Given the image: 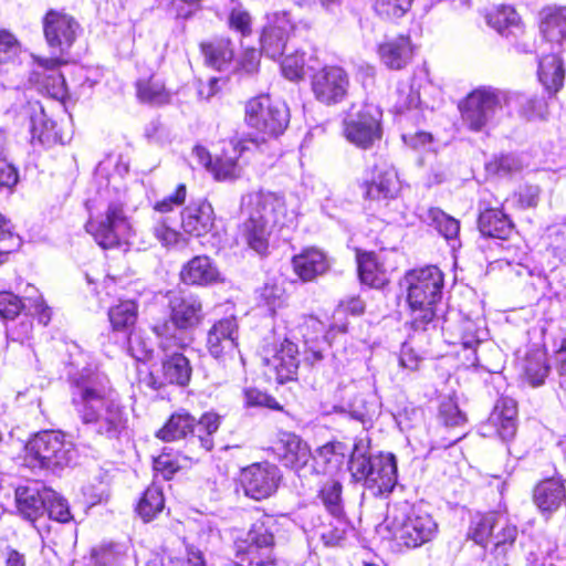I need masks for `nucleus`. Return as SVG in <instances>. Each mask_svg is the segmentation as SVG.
<instances>
[{
    "label": "nucleus",
    "mask_w": 566,
    "mask_h": 566,
    "mask_svg": "<svg viewBox=\"0 0 566 566\" xmlns=\"http://www.w3.org/2000/svg\"><path fill=\"white\" fill-rule=\"evenodd\" d=\"M71 387L72 405L92 433L111 442L127 434L128 416L116 399L106 375L83 368L71 377Z\"/></svg>",
    "instance_id": "nucleus-1"
},
{
    "label": "nucleus",
    "mask_w": 566,
    "mask_h": 566,
    "mask_svg": "<svg viewBox=\"0 0 566 566\" xmlns=\"http://www.w3.org/2000/svg\"><path fill=\"white\" fill-rule=\"evenodd\" d=\"M241 211L245 217L241 226L244 242L258 254L264 255L272 228L281 223L286 214L283 197L264 191L248 193L242 198Z\"/></svg>",
    "instance_id": "nucleus-2"
},
{
    "label": "nucleus",
    "mask_w": 566,
    "mask_h": 566,
    "mask_svg": "<svg viewBox=\"0 0 566 566\" xmlns=\"http://www.w3.org/2000/svg\"><path fill=\"white\" fill-rule=\"evenodd\" d=\"M410 324L416 331H426L436 317V305L442 297V272L433 265L415 269L405 276Z\"/></svg>",
    "instance_id": "nucleus-3"
},
{
    "label": "nucleus",
    "mask_w": 566,
    "mask_h": 566,
    "mask_svg": "<svg viewBox=\"0 0 566 566\" xmlns=\"http://www.w3.org/2000/svg\"><path fill=\"white\" fill-rule=\"evenodd\" d=\"M386 523L394 537L410 548L432 541L438 533V523L430 513L408 504L395 506Z\"/></svg>",
    "instance_id": "nucleus-4"
},
{
    "label": "nucleus",
    "mask_w": 566,
    "mask_h": 566,
    "mask_svg": "<svg viewBox=\"0 0 566 566\" xmlns=\"http://www.w3.org/2000/svg\"><path fill=\"white\" fill-rule=\"evenodd\" d=\"M76 457L74 444L59 431H42L25 444V464L54 471L69 467Z\"/></svg>",
    "instance_id": "nucleus-5"
},
{
    "label": "nucleus",
    "mask_w": 566,
    "mask_h": 566,
    "mask_svg": "<svg viewBox=\"0 0 566 566\" xmlns=\"http://www.w3.org/2000/svg\"><path fill=\"white\" fill-rule=\"evenodd\" d=\"M507 101V94L497 88L482 86L472 91L459 104L463 125L472 132L489 127Z\"/></svg>",
    "instance_id": "nucleus-6"
},
{
    "label": "nucleus",
    "mask_w": 566,
    "mask_h": 566,
    "mask_svg": "<svg viewBox=\"0 0 566 566\" xmlns=\"http://www.w3.org/2000/svg\"><path fill=\"white\" fill-rule=\"evenodd\" d=\"M220 417L216 413H205L197 421L186 411H178L169 418L158 431L157 437L165 441L186 438L191 433L192 442H199L201 448L210 451L213 448L211 436L219 429Z\"/></svg>",
    "instance_id": "nucleus-7"
},
{
    "label": "nucleus",
    "mask_w": 566,
    "mask_h": 566,
    "mask_svg": "<svg viewBox=\"0 0 566 566\" xmlns=\"http://www.w3.org/2000/svg\"><path fill=\"white\" fill-rule=\"evenodd\" d=\"M86 231L103 249H113L126 243L132 233V222L124 203L112 201L99 220H88Z\"/></svg>",
    "instance_id": "nucleus-8"
},
{
    "label": "nucleus",
    "mask_w": 566,
    "mask_h": 566,
    "mask_svg": "<svg viewBox=\"0 0 566 566\" xmlns=\"http://www.w3.org/2000/svg\"><path fill=\"white\" fill-rule=\"evenodd\" d=\"M381 118V109L374 104L350 109L343 120L345 138L358 148H371L382 137Z\"/></svg>",
    "instance_id": "nucleus-9"
},
{
    "label": "nucleus",
    "mask_w": 566,
    "mask_h": 566,
    "mask_svg": "<svg viewBox=\"0 0 566 566\" xmlns=\"http://www.w3.org/2000/svg\"><path fill=\"white\" fill-rule=\"evenodd\" d=\"M290 112L281 102H274L268 95L251 98L245 105V123L264 137H276L287 127Z\"/></svg>",
    "instance_id": "nucleus-10"
},
{
    "label": "nucleus",
    "mask_w": 566,
    "mask_h": 566,
    "mask_svg": "<svg viewBox=\"0 0 566 566\" xmlns=\"http://www.w3.org/2000/svg\"><path fill=\"white\" fill-rule=\"evenodd\" d=\"M169 307L171 321L154 325L153 331L166 342L172 340L174 345L179 346L176 331L192 328L201 322L202 303L192 294L174 295L169 298Z\"/></svg>",
    "instance_id": "nucleus-11"
},
{
    "label": "nucleus",
    "mask_w": 566,
    "mask_h": 566,
    "mask_svg": "<svg viewBox=\"0 0 566 566\" xmlns=\"http://www.w3.org/2000/svg\"><path fill=\"white\" fill-rule=\"evenodd\" d=\"M80 31V23L64 11L52 9L43 18V32L51 56L64 57Z\"/></svg>",
    "instance_id": "nucleus-12"
},
{
    "label": "nucleus",
    "mask_w": 566,
    "mask_h": 566,
    "mask_svg": "<svg viewBox=\"0 0 566 566\" xmlns=\"http://www.w3.org/2000/svg\"><path fill=\"white\" fill-rule=\"evenodd\" d=\"M35 67L30 74V82L39 91L45 92L55 99L65 98L67 91L64 76L60 73V66L66 64V60L61 56L41 57L32 55Z\"/></svg>",
    "instance_id": "nucleus-13"
},
{
    "label": "nucleus",
    "mask_w": 566,
    "mask_h": 566,
    "mask_svg": "<svg viewBox=\"0 0 566 566\" xmlns=\"http://www.w3.org/2000/svg\"><path fill=\"white\" fill-rule=\"evenodd\" d=\"M499 522L500 525L489 543L492 544V554L506 566L527 565L530 557L524 553L522 544L516 541L517 527L511 524L505 515Z\"/></svg>",
    "instance_id": "nucleus-14"
},
{
    "label": "nucleus",
    "mask_w": 566,
    "mask_h": 566,
    "mask_svg": "<svg viewBox=\"0 0 566 566\" xmlns=\"http://www.w3.org/2000/svg\"><path fill=\"white\" fill-rule=\"evenodd\" d=\"M280 480V469L269 462L254 463L241 474L245 495L256 501L270 497L277 490Z\"/></svg>",
    "instance_id": "nucleus-15"
},
{
    "label": "nucleus",
    "mask_w": 566,
    "mask_h": 566,
    "mask_svg": "<svg viewBox=\"0 0 566 566\" xmlns=\"http://www.w3.org/2000/svg\"><path fill=\"white\" fill-rule=\"evenodd\" d=\"M348 85L346 72L337 66L324 67L312 78V91L316 99L326 105L342 102L347 94Z\"/></svg>",
    "instance_id": "nucleus-16"
},
{
    "label": "nucleus",
    "mask_w": 566,
    "mask_h": 566,
    "mask_svg": "<svg viewBox=\"0 0 566 566\" xmlns=\"http://www.w3.org/2000/svg\"><path fill=\"white\" fill-rule=\"evenodd\" d=\"M247 547L242 548L241 562L249 565L272 566V546L274 536L264 522L254 523L247 534Z\"/></svg>",
    "instance_id": "nucleus-17"
},
{
    "label": "nucleus",
    "mask_w": 566,
    "mask_h": 566,
    "mask_svg": "<svg viewBox=\"0 0 566 566\" xmlns=\"http://www.w3.org/2000/svg\"><path fill=\"white\" fill-rule=\"evenodd\" d=\"M239 326L235 317L217 321L208 331L207 348L214 358L233 357L238 352Z\"/></svg>",
    "instance_id": "nucleus-18"
},
{
    "label": "nucleus",
    "mask_w": 566,
    "mask_h": 566,
    "mask_svg": "<svg viewBox=\"0 0 566 566\" xmlns=\"http://www.w3.org/2000/svg\"><path fill=\"white\" fill-rule=\"evenodd\" d=\"M363 187L367 199L387 201L398 197L401 184L394 167L376 165L371 178L366 180Z\"/></svg>",
    "instance_id": "nucleus-19"
},
{
    "label": "nucleus",
    "mask_w": 566,
    "mask_h": 566,
    "mask_svg": "<svg viewBox=\"0 0 566 566\" xmlns=\"http://www.w3.org/2000/svg\"><path fill=\"white\" fill-rule=\"evenodd\" d=\"M55 491L51 489H36L32 486H19L15 490V506L20 516L34 523L46 511V503L54 499Z\"/></svg>",
    "instance_id": "nucleus-20"
},
{
    "label": "nucleus",
    "mask_w": 566,
    "mask_h": 566,
    "mask_svg": "<svg viewBox=\"0 0 566 566\" xmlns=\"http://www.w3.org/2000/svg\"><path fill=\"white\" fill-rule=\"evenodd\" d=\"M263 360L275 371L279 382L293 380L300 366L297 345L285 339L271 356H265Z\"/></svg>",
    "instance_id": "nucleus-21"
},
{
    "label": "nucleus",
    "mask_w": 566,
    "mask_h": 566,
    "mask_svg": "<svg viewBox=\"0 0 566 566\" xmlns=\"http://www.w3.org/2000/svg\"><path fill=\"white\" fill-rule=\"evenodd\" d=\"M347 447L343 442L334 441L319 447L313 455L311 473L336 478L344 465Z\"/></svg>",
    "instance_id": "nucleus-22"
},
{
    "label": "nucleus",
    "mask_w": 566,
    "mask_h": 566,
    "mask_svg": "<svg viewBox=\"0 0 566 566\" xmlns=\"http://www.w3.org/2000/svg\"><path fill=\"white\" fill-rule=\"evenodd\" d=\"M213 222V208L206 200L191 202L181 212V227L192 237H202L210 232Z\"/></svg>",
    "instance_id": "nucleus-23"
},
{
    "label": "nucleus",
    "mask_w": 566,
    "mask_h": 566,
    "mask_svg": "<svg viewBox=\"0 0 566 566\" xmlns=\"http://www.w3.org/2000/svg\"><path fill=\"white\" fill-rule=\"evenodd\" d=\"M282 443L284 446V464L294 470L298 476H306L307 473H311L310 465L313 454L307 443L292 433L284 434Z\"/></svg>",
    "instance_id": "nucleus-24"
},
{
    "label": "nucleus",
    "mask_w": 566,
    "mask_h": 566,
    "mask_svg": "<svg viewBox=\"0 0 566 566\" xmlns=\"http://www.w3.org/2000/svg\"><path fill=\"white\" fill-rule=\"evenodd\" d=\"M180 279L188 285L205 286L218 282L220 273L210 258L197 255L182 266Z\"/></svg>",
    "instance_id": "nucleus-25"
},
{
    "label": "nucleus",
    "mask_w": 566,
    "mask_h": 566,
    "mask_svg": "<svg viewBox=\"0 0 566 566\" xmlns=\"http://www.w3.org/2000/svg\"><path fill=\"white\" fill-rule=\"evenodd\" d=\"M380 61L391 70L403 69L412 59L413 50L409 36L399 35L379 44Z\"/></svg>",
    "instance_id": "nucleus-26"
},
{
    "label": "nucleus",
    "mask_w": 566,
    "mask_h": 566,
    "mask_svg": "<svg viewBox=\"0 0 566 566\" xmlns=\"http://www.w3.org/2000/svg\"><path fill=\"white\" fill-rule=\"evenodd\" d=\"M566 499L564 483L559 479H546L539 482L533 492V500L538 510L551 516Z\"/></svg>",
    "instance_id": "nucleus-27"
},
{
    "label": "nucleus",
    "mask_w": 566,
    "mask_h": 566,
    "mask_svg": "<svg viewBox=\"0 0 566 566\" xmlns=\"http://www.w3.org/2000/svg\"><path fill=\"white\" fill-rule=\"evenodd\" d=\"M517 407L516 402L507 397L497 400L489 418L491 426L503 441L514 438L517 430Z\"/></svg>",
    "instance_id": "nucleus-28"
},
{
    "label": "nucleus",
    "mask_w": 566,
    "mask_h": 566,
    "mask_svg": "<svg viewBox=\"0 0 566 566\" xmlns=\"http://www.w3.org/2000/svg\"><path fill=\"white\" fill-rule=\"evenodd\" d=\"M292 264L295 274L304 282L315 280L318 275L324 274L329 266L325 253L316 248L305 249L294 255Z\"/></svg>",
    "instance_id": "nucleus-29"
},
{
    "label": "nucleus",
    "mask_w": 566,
    "mask_h": 566,
    "mask_svg": "<svg viewBox=\"0 0 566 566\" xmlns=\"http://www.w3.org/2000/svg\"><path fill=\"white\" fill-rule=\"evenodd\" d=\"M397 483V463L392 454L375 455L368 489H376L377 493L390 492Z\"/></svg>",
    "instance_id": "nucleus-30"
},
{
    "label": "nucleus",
    "mask_w": 566,
    "mask_h": 566,
    "mask_svg": "<svg viewBox=\"0 0 566 566\" xmlns=\"http://www.w3.org/2000/svg\"><path fill=\"white\" fill-rule=\"evenodd\" d=\"M485 20L489 27L503 36L516 35L522 31L521 18L511 6L493 7L486 12Z\"/></svg>",
    "instance_id": "nucleus-31"
},
{
    "label": "nucleus",
    "mask_w": 566,
    "mask_h": 566,
    "mask_svg": "<svg viewBox=\"0 0 566 566\" xmlns=\"http://www.w3.org/2000/svg\"><path fill=\"white\" fill-rule=\"evenodd\" d=\"M479 229L485 237L510 240L514 233L512 221L499 209H486L480 214Z\"/></svg>",
    "instance_id": "nucleus-32"
},
{
    "label": "nucleus",
    "mask_w": 566,
    "mask_h": 566,
    "mask_svg": "<svg viewBox=\"0 0 566 566\" xmlns=\"http://www.w3.org/2000/svg\"><path fill=\"white\" fill-rule=\"evenodd\" d=\"M25 112L30 116V130L33 139H38L44 145H50L57 140L55 123L48 118L38 102L28 103Z\"/></svg>",
    "instance_id": "nucleus-33"
},
{
    "label": "nucleus",
    "mask_w": 566,
    "mask_h": 566,
    "mask_svg": "<svg viewBox=\"0 0 566 566\" xmlns=\"http://www.w3.org/2000/svg\"><path fill=\"white\" fill-rule=\"evenodd\" d=\"M541 30L544 38L555 44L566 41V8L547 7L542 10Z\"/></svg>",
    "instance_id": "nucleus-34"
},
{
    "label": "nucleus",
    "mask_w": 566,
    "mask_h": 566,
    "mask_svg": "<svg viewBox=\"0 0 566 566\" xmlns=\"http://www.w3.org/2000/svg\"><path fill=\"white\" fill-rule=\"evenodd\" d=\"M504 514L500 512H489L485 514L476 513L472 516L468 530V537L478 545L486 547L494 532L497 530Z\"/></svg>",
    "instance_id": "nucleus-35"
},
{
    "label": "nucleus",
    "mask_w": 566,
    "mask_h": 566,
    "mask_svg": "<svg viewBox=\"0 0 566 566\" xmlns=\"http://www.w3.org/2000/svg\"><path fill=\"white\" fill-rule=\"evenodd\" d=\"M538 80L549 93H556L564 83L563 61L557 54L543 56L538 63Z\"/></svg>",
    "instance_id": "nucleus-36"
},
{
    "label": "nucleus",
    "mask_w": 566,
    "mask_h": 566,
    "mask_svg": "<svg viewBox=\"0 0 566 566\" xmlns=\"http://www.w3.org/2000/svg\"><path fill=\"white\" fill-rule=\"evenodd\" d=\"M206 62L217 69L222 70L231 63L234 56L233 45L228 38H216L200 45Z\"/></svg>",
    "instance_id": "nucleus-37"
},
{
    "label": "nucleus",
    "mask_w": 566,
    "mask_h": 566,
    "mask_svg": "<svg viewBox=\"0 0 566 566\" xmlns=\"http://www.w3.org/2000/svg\"><path fill=\"white\" fill-rule=\"evenodd\" d=\"M137 98L151 106H161L170 103L171 94L164 82L157 77L138 80L136 82Z\"/></svg>",
    "instance_id": "nucleus-38"
},
{
    "label": "nucleus",
    "mask_w": 566,
    "mask_h": 566,
    "mask_svg": "<svg viewBox=\"0 0 566 566\" xmlns=\"http://www.w3.org/2000/svg\"><path fill=\"white\" fill-rule=\"evenodd\" d=\"M163 376L165 381L178 386L188 385L192 369L186 356L175 353L163 360Z\"/></svg>",
    "instance_id": "nucleus-39"
},
{
    "label": "nucleus",
    "mask_w": 566,
    "mask_h": 566,
    "mask_svg": "<svg viewBox=\"0 0 566 566\" xmlns=\"http://www.w3.org/2000/svg\"><path fill=\"white\" fill-rule=\"evenodd\" d=\"M137 315L138 306L130 300L120 301L108 310L112 328L116 332H127L132 328L137 321Z\"/></svg>",
    "instance_id": "nucleus-40"
},
{
    "label": "nucleus",
    "mask_w": 566,
    "mask_h": 566,
    "mask_svg": "<svg viewBox=\"0 0 566 566\" xmlns=\"http://www.w3.org/2000/svg\"><path fill=\"white\" fill-rule=\"evenodd\" d=\"M343 485L337 478H328L321 486L319 499L325 509L335 517L344 515Z\"/></svg>",
    "instance_id": "nucleus-41"
},
{
    "label": "nucleus",
    "mask_w": 566,
    "mask_h": 566,
    "mask_svg": "<svg viewBox=\"0 0 566 566\" xmlns=\"http://www.w3.org/2000/svg\"><path fill=\"white\" fill-rule=\"evenodd\" d=\"M374 459L375 455L368 454L363 446L355 444L348 461V469L355 482H360L367 488Z\"/></svg>",
    "instance_id": "nucleus-42"
},
{
    "label": "nucleus",
    "mask_w": 566,
    "mask_h": 566,
    "mask_svg": "<svg viewBox=\"0 0 566 566\" xmlns=\"http://www.w3.org/2000/svg\"><path fill=\"white\" fill-rule=\"evenodd\" d=\"M358 274L360 281L371 287H380L386 276L373 253H363L357 256Z\"/></svg>",
    "instance_id": "nucleus-43"
},
{
    "label": "nucleus",
    "mask_w": 566,
    "mask_h": 566,
    "mask_svg": "<svg viewBox=\"0 0 566 566\" xmlns=\"http://www.w3.org/2000/svg\"><path fill=\"white\" fill-rule=\"evenodd\" d=\"M427 221L446 240L451 241L458 238L460 232V222L453 217L447 214L439 208H430L427 212Z\"/></svg>",
    "instance_id": "nucleus-44"
},
{
    "label": "nucleus",
    "mask_w": 566,
    "mask_h": 566,
    "mask_svg": "<svg viewBox=\"0 0 566 566\" xmlns=\"http://www.w3.org/2000/svg\"><path fill=\"white\" fill-rule=\"evenodd\" d=\"M165 505L164 494L159 486L150 485L144 492L137 505L138 514L148 522L161 512Z\"/></svg>",
    "instance_id": "nucleus-45"
},
{
    "label": "nucleus",
    "mask_w": 566,
    "mask_h": 566,
    "mask_svg": "<svg viewBox=\"0 0 566 566\" xmlns=\"http://www.w3.org/2000/svg\"><path fill=\"white\" fill-rule=\"evenodd\" d=\"M549 367L546 363V355L536 352L526 357L524 373L527 381L533 386H541L547 377Z\"/></svg>",
    "instance_id": "nucleus-46"
},
{
    "label": "nucleus",
    "mask_w": 566,
    "mask_h": 566,
    "mask_svg": "<svg viewBox=\"0 0 566 566\" xmlns=\"http://www.w3.org/2000/svg\"><path fill=\"white\" fill-rule=\"evenodd\" d=\"M289 39L287 35L263 28L260 38L261 51L268 57L275 60L283 54Z\"/></svg>",
    "instance_id": "nucleus-47"
},
{
    "label": "nucleus",
    "mask_w": 566,
    "mask_h": 566,
    "mask_svg": "<svg viewBox=\"0 0 566 566\" xmlns=\"http://www.w3.org/2000/svg\"><path fill=\"white\" fill-rule=\"evenodd\" d=\"M263 28L291 36L296 28L295 19L287 10H275L266 13Z\"/></svg>",
    "instance_id": "nucleus-48"
},
{
    "label": "nucleus",
    "mask_w": 566,
    "mask_h": 566,
    "mask_svg": "<svg viewBox=\"0 0 566 566\" xmlns=\"http://www.w3.org/2000/svg\"><path fill=\"white\" fill-rule=\"evenodd\" d=\"M396 94L397 101L395 103V107L398 112L416 108L421 104H426V102L421 99L420 93L409 83H399L396 88Z\"/></svg>",
    "instance_id": "nucleus-49"
},
{
    "label": "nucleus",
    "mask_w": 566,
    "mask_h": 566,
    "mask_svg": "<svg viewBox=\"0 0 566 566\" xmlns=\"http://www.w3.org/2000/svg\"><path fill=\"white\" fill-rule=\"evenodd\" d=\"M412 0H374V9L386 19H397L406 14Z\"/></svg>",
    "instance_id": "nucleus-50"
},
{
    "label": "nucleus",
    "mask_w": 566,
    "mask_h": 566,
    "mask_svg": "<svg viewBox=\"0 0 566 566\" xmlns=\"http://www.w3.org/2000/svg\"><path fill=\"white\" fill-rule=\"evenodd\" d=\"M21 53V44L14 34L0 29V64L14 62Z\"/></svg>",
    "instance_id": "nucleus-51"
},
{
    "label": "nucleus",
    "mask_w": 566,
    "mask_h": 566,
    "mask_svg": "<svg viewBox=\"0 0 566 566\" xmlns=\"http://www.w3.org/2000/svg\"><path fill=\"white\" fill-rule=\"evenodd\" d=\"M24 298L29 302V308L42 325H48L51 321V310L45 305L42 296L33 285H28Z\"/></svg>",
    "instance_id": "nucleus-52"
},
{
    "label": "nucleus",
    "mask_w": 566,
    "mask_h": 566,
    "mask_svg": "<svg viewBox=\"0 0 566 566\" xmlns=\"http://www.w3.org/2000/svg\"><path fill=\"white\" fill-rule=\"evenodd\" d=\"M27 305L15 294L9 291L0 292V316L4 319H14Z\"/></svg>",
    "instance_id": "nucleus-53"
},
{
    "label": "nucleus",
    "mask_w": 566,
    "mask_h": 566,
    "mask_svg": "<svg viewBox=\"0 0 566 566\" xmlns=\"http://www.w3.org/2000/svg\"><path fill=\"white\" fill-rule=\"evenodd\" d=\"M304 55L294 53L286 55L281 64L283 75L290 81H298L304 77Z\"/></svg>",
    "instance_id": "nucleus-54"
},
{
    "label": "nucleus",
    "mask_w": 566,
    "mask_h": 566,
    "mask_svg": "<svg viewBox=\"0 0 566 566\" xmlns=\"http://www.w3.org/2000/svg\"><path fill=\"white\" fill-rule=\"evenodd\" d=\"M439 417L447 427H458L465 421L464 415L459 410L458 405L452 399L441 401Z\"/></svg>",
    "instance_id": "nucleus-55"
},
{
    "label": "nucleus",
    "mask_w": 566,
    "mask_h": 566,
    "mask_svg": "<svg viewBox=\"0 0 566 566\" xmlns=\"http://www.w3.org/2000/svg\"><path fill=\"white\" fill-rule=\"evenodd\" d=\"M153 233L155 238L165 247H174L182 243L184 245L187 243L182 235L168 227L165 221H158L154 228Z\"/></svg>",
    "instance_id": "nucleus-56"
},
{
    "label": "nucleus",
    "mask_w": 566,
    "mask_h": 566,
    "mask_svg": "<svg viewBox=\"0 0 566 566\" xmlns=\"http://www.w3.org/2000/svg\"><path fill=\"white\" fill-rule=\"evenodd\" d=\"M45 512H48L50 518L61 523H66L72 520L67 502L56 492L54 499L48 501Z\"/></svg>",
    "instance_id": "nucleus-57"
},
{
    "label": "nucleus",
    "mask_w": 566,
    "mask_h": 566,
    "mask_svg": "<svg viewBox=\"0 0 566 566\" xmlns=\"http://www.w3.org/2000/svg\"><path fill=\"white\" fill-rule=\"evenodd\" d=\"M186 197L187 187L185 184H179L175 192L157 201L154 209L163 213L172 211L175 207H179L185 202Z\"/></svg>",
    "instance_id": "nucleus-58"
},
{
    "label": "nucleus",
    "mask_w": 566,
    "mask_h": 566,
    "mask_svg": "<svg viewBox=\"0 0 566 566\" xmlns=\"http://www.w3.org/2000/svg\"><path fill=\"white\" fill-rule=\"evenodd\" d=\"M93 557L95 562L102 566H113L123 560L124 554L118 545L112 544L106 547H101L98 551H94Z\"/></svg>",
    "instance_id": "nucleus-59"
},
{
    "label": "nucleus",
    "mask_w": 566,
    "mask_h": 566,
    "mask_svg": "<svg viewBox=\"0 0 566 566\" xmlns=\"http://www.w3.org/2000/svg\"><path fill=\"white\" fill-rule=\"evenodd\" d=\"M260 297L270 310L274 311L283 304L284 291L276 284L265 283L264 286L260 289Z\"/></svg>",
    "instance_id": "nucleus-60"
},
{
    "label": "nucleus",
    "mask_w": 566,
    "mask_h": 566,
    "mask_svg": "<svg viewBox=\"0 0 566 566\" xmlns=\"http://www.w3.org/2000/svg\"><path fill=\"white\" fill-rule=\"evenodd\" d=\"M179 468L180 465L178 460L166 452H163L154 460L155 471L161 473L165 480L171 479Z\"/></svg>",
    "instance_id": "nucleus-61"
},
{
    "label": "nucleus",
    "mask_w": 566,
    "mask_h": 566,
    "mask_svg": "<svg viewBox=\"0 0 566 566\" xmlns=\"http://www.w3.org/2000/svg\"><path fill=\"white\" fill-rule=\"evenodd\" d=\"M229 25L242 35H248L251 33V17L247 11L234 8L229 15Z\"/></svg>",
    "instance_id": "nucleus-62"
},
{
    "label": "nucleus",
    "mask_w": 566,
    "mask_h": 566,
    "mask_svg": "<svg viewBox=\"0 0 566 566\" xmlns=\"http://www.w3.org/2000/svg\"><path fill=\"white\" fill-rule=\"evenodd\" d=\"M18 180L17 168L8 159H0V190H12Z\"/></svg>",
    "instance_id": "nucleus-63"
},
{
    "label": "nucleus",
    "mask_w": 566,
    "mask_h": 566,
    "mask_svg": "<svg viewBox=\"0 0 566 566\" xmlns=\"http://www.w3.org/2000/svg\"><path fill=\"white\" fill-rule=\"evenodd\" d=\"M217 179H228L237 176L238 164L234 157L218 158L212 168Z\"/></svg>",
    "instance_id": "nucleus-64"
}]
</instances>
